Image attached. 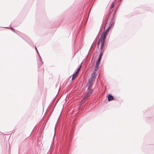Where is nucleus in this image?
Returning a JSON list of instances; mask_svg holds the SVG:
<instances>
[{
    "label": "nucleus",
    "instance_id": "obj_10",
    "mask_svg": "<svg viewBox=\"0 0 154 154\" xmlns=\"http://www.w3.org/2000/svg\"><path fill=\"white\" fill-rule=\"evenodd\" d=\"M102 36L100 35V38L99 39L97 43V47L98 48H99V46L100 44V43L101 42V39L102 38Z\"/></svg>",
    "mask_w": 154,
    "mask_h": 154
},
{
    "label": "nucleus",
    "instance_id": "obj_9",
    "mask_svg": "<svg viewBox=\"0 0 154 154\" xmlns=\"http://www.w3.org/2000/svg\"><path fill=\"white\" fill-rule=\"evenodd\" d=\"M118 8L116 7V9L115 10L114 12L113 13H112L111 14H112V18L111 19V21H113V18L115 16V15L116 12V11L117 10Z\"/></svg>",
    "mask_w": 154,
    "mask_h": 154
},
{
    "label": "nucleus",
    "instance_id": "obj_34",
    "mask_svg": "<svg viewBox=\"0 0 154 154\" xmlns=\"http://www.w3.org/2000/svg\"><path fill=\"white\" fill-rule=\"evenodd\" d=\"M39 69L38 70V71H39Z\"/></svg>",
    "mask_w": 154,
    "mask_h": 154
},
{
    "label": "nucleus",
    "instance_id": "obj_20",
    "mask_svg": "<svg viewBox=\"0 0 154 154\" xmlns=\"http://www.w3.org/2000/svg\"><path fill=\"white\" fill-rule=\"evenodd\" d=\"M10 27L11 28V29L12 31H13L14 32L16 33V32L14 31V29L12 27Z\"/></svg>",
    "mask_w": 154,
    "mask_h": 154
},
{
    "label": "nucleus",
    "instance_id": "obj_5",
    "mask_svg": "<svg viewBox=\"0 0 154 154\" xmlns=\"http://www.w3.org/2000/svg\"><path fill=\"white\" fill-rule=\"evenodd\" d=\"M100 51V53L99 55V56L97 60L100 62L102 57L103 55V53L104 51H103V50Z\"/></svg>",
    "mask_w": 154,
    "mask_h": 154
},
{
    "label": "nucleus",
    "instance_id": "obj_25",
    "mask_svg": "<svg viewBox=\"0 0 154 154\" xmlns=\"http://www.w3.org/2000/svg\"><path fill=\"white\" fill-rule=\"evenodd\" d=\"M55 129H56V128H54V137L55 135V133H56V130H55Z\"/></svg>",
    "mask_w": 154,
    "mask_h": 154
},
{
    "label": "nucleus",
    "instance_id": "obj_14",
    "mask_svg": "<svg viewBox=\"0 0 154 154\" xmlns=\"http://www.w3.org/2000/svg\"><path fill=\"white\" fill-rule=\"evenodd\" d=\"M93 85V84H91L90 85H87L86 87H88V90L89 89H91V87H92Z\"/></svg>",
    "mask_w": 154,
    "mask_h": 154
},
{
    "label": "nucleus",
    "instance_id": "obj_21",
    "mask_svg": "<svg viewBox=\"0 0 154 154\" xmlns=\"http://www.w3.org/2000/svg\"><path fill=\"white\" fill-rule=\"evenodd\" d=\"M42 69L41 70V72L42 73H43L44 72V69H43V66H42L41 67Z\"/></svg>",
    "mask_w": 154,
    "mask_h": 154
},
{
    "label": "nucleus",
    "instance_id": "obj_7",
    "mask_svg": "<svg viewBox=\"0 0 154 154\" xmlns=\"http://www.w3.org/2000/svg\"><path fill=\"white\" fill-rule=\"evenodd\" d=\"M108 101H111L114 99V97L110 94H109L107 96Z\"/></svg>",
    "mask_w": 154,
    "mask_h": 154
},
{
    "label": "nucleus",
    "instance_id": "obj_13",
    "mask_svg": "<svg viewBox=\"0 0 154 154\" xmlns=\"http://www.w3.org/2000/svg\"><path fill=\"white\" fill-rule=\"evenodd\" d=\"M100 62L97 60V61L96 62L95 66L98 67L100 65Z\"/></svg>",
    "mask_w": 154,
    "mask_h": 154
},
{
    "label": "nucleus",
    "instance_id": "obj_24",
    "mask_svg": "<svg viewBox=\"0 0 154 154\" xmlns=\"http://www.w3.org/2000/svg\"><path fill=\"white\" fill-rule=\"evenodd\" d=\"M91 84H91V83H89V82H88V84L87 85H90Z\"/></svg>",
    "mask_w": 154,
    "mask_h": 154
},
{
    "label": "nucleus",
    "instance_id": "obj_12",
    "mask_svg": "<svg viewBox=\"0 0 154 154\" xmlns=\"http://www.w3.org/2000/svg\"><path fill=\"white\" fill-rule=\"evenodd\" d=\"M81 66H82L81 65H80V66H79V68L78 69H76V70H77V71L76 72H75V73H76V74H78L79 73V72L80 71V69L81 68Z\"/></svg>",
    "mask_w": 154,
    "mask_h": 154
},
{
    "label": "nucleus",
    "instance_id": "obj_3",
    "mask_svg": "<svg viewBox=\"0 0 154 154\" xmlns=\"http://www.w3.org/2000/svg\"><path fill=\"white\" fill-rule=\"evenodd\" d=\"M106 38L102 37L101 42L100 51L103 50V51H104L107 47V45H106L105 44Z\"/></svg>",
    "mask_w": 154,
    "mask_h": 154
},
{
    "label": "nucleus",
    "instance_id": "obj_1",
    "mask_svg": "<svg viewBox=\"0 0 154 154\" xmlns=\"http://www.w3.org/2000/svg\"><path fill=\"white\" fill-rule=\"evenodd\" d=\"M116 1H114L111 4V5L110 7V9H111L114 6V5L115 4ZM113 11L111 9L109 11V13L107 15V16L106 17L105 19V22L104 24H103L102 27L103 28L104 30H105V27L106 25V23H107L108 19L109 17H111V14L112 12Z\"/></svg>",
    "mask_w": 154,
    "mask_h": 154
},
{
    "label": "nucleus",
    "instance_id": "obj_17",
    "mask_svg": "<svg viewBox=\"0 0 154 154\" xmlns=\"http://www.w3.org/2000/svg\"><path fill=\"white\" fill-rule=\"evenodd\" d=\"M29 44L32 47H34V45L33 43H32L31 42L29 43Z\"/></svg>",
    "mask_w": 154,
    "mask_h": 154
},
{
    "label": "nucleus",
    "instance_id": "obj_30",
    "mask_svg": "<svg viewBox=\"0 0 154 154\" xmlns=\"http://www.w3.org/2000/svg\"><path fill=\"white\" fill-rule=\"evenodd\" d=\"M16 33L17 35H18L20 36V35H19V34L18 33H17V32H16Z\"/></svg>",
    "mask_w": 154,
    "mask_h": 154
},
{
    "label": "nucleus",
    "instance_id": "obj_26",
    "mask_svg": "<svg viewBox=\"0 0 154 154\" xmlns=\"http://www.w3.org/2000/svg\"><path fill=\"white\" fill-rule=\"evenodd\" d=\"M20 36L21 37V38H23L24 40H25V41H26V40L24 38H23L20 35Z\"/></svg>",
    "mask_w": 154,
    "mask_h": 154
},
{
    "label": "nucleus",
    "instance_id": "obj_19",
    "mask_svg": "<svg viewBox=\"0 0 154 154\" xmlns=\"http://www.w3.org/2000/svg\"><path fill=\"white\" fill-rule=\"evenodd\" d=\"M35 50H36V52H37V53L38 54H39V52H38V49H37V48L36 47H35Z\"/></svg>",
    "mask_w": 154,
    "mask_h": 154
},
{
    "label": "nucleus",
    "instance_id": "obj_2",
    "mask_svg": "<svg viewBox=\"0 0 154 154\" xmlns=\"http://www.w3.org/2000/svg\"><path fill=\"white\" fill-rule=\"evenodd\" d=\"M114 21H111V20L109 24V27L106 29L105 31H104L102 32L101 35L103 37L106 38L108 34V33L109 32L110 28L114 26Z\"/></svg>",
    "mask_w": 154,
    "mask_h": 154
},
{
    "label": "nucleus",
    "instance_id": "obj_29",
    "mask_svg": "<svg viewBox=\"0 0 154 154\" xmlns=\"http://www.w3.org/2000/svg\"><path fill=\"white\" fill-rule=\"evenodd\" d=\"M4 28H9L8 27H4Z\"/></svg>",
    "mask_w": 154,
    "mask_h": 154
},
{
    "label": "nucleus",
    "instance_id": "obj_6",
    "mask_svg": "<svg viewBox=\"0 0 154 154\" xmlns=\"http://www.w3.org/2000/svg\"><path fill=\"white\" fill-rule=\"evenodd\" d=\"M38 57L39 60L40 61V63L39 64V65H38V68H39V65H40V66L41 67L42 66L43 63V62L42 61V59L41 58V56H40V54H38Z\"/></svg>",
    "mask_w": 154,
    "mask_h": 154
},
{
    "label": "nucleus",
    "instance_id": "obj_28",
    "mask_svg": "<svg viewBox=\"0 0 154 154\" xmlns=\"http://www.w3.org/2000/svg\"><path fill=\"white\" fill-rule=\"evenodd\" d=\"M122 0H119V2H120ZM119 3H120V2H119Z\"/></svg>",
    "mask_w": 154,
    "mask_h": 154
},
{
    "label": "nucleus",
    "instance_id": "obj_8",
    "mask_svg": "<svg viewBox=\"0 0 154 154\" xmlns=\"http://www.w3.org/2000/svg\"><path fill=\"white\" fill-rule=\"evenodd\" d=\"M93 90V89H89L88 90L87 89V94L90 96V95L92 93Z\"/></svg>",
    "mask_w": 154,
    "mask_h": 154
},
{
    "label": "nucleus",
    "instance_id": "obj_16",
    "mask_svg": "<svg viewBox=\"0 0 154 154\" xmlns=\"http://www.w3.org/2000/svg\"><path fill=\"white\" fill-rule=\"evenodd\" d=\"M94 80L92 79H91L90 78H89V79L88 80V82H89V83H91H91L92 82L94 81Z\"/></svg>",
    "mask_w": 154,
    "mask_h": 154
},
{
    "label": "nucleus",
    "instance_id": "obj_15",
    "mask_svg": "<svg viewBox=\"0 0 154 154\" xmlns=\"http://www.w3.org/2000/svg\"><path fill=\"white\" fill-rule=\"evenodd\" d=\"M90 96L89 95H88V94H86V95L84 96V99H87L88 97Z\"/></svg>",
    "mask_w": 154,
    "mask_h": 154
},
{
    "label": "nucleus",
    "instance_id": "obj_27",
    "mask_svg": "<svg viewBox=\"0 0 154 154\" xmlns=\"http://www.w3.org/2000/svg\"><path fill=\"white\" fill-rule=\"evenodd\" d=\"M58 101H59V100H58V99H57V101H56V103H55V105H56V104L57 103V102Z\"/></svg>",
    "mask_w": 154,
    "mask_h": 154
},
{
    "label": "nucleus",
    "instance_id": "obj_18",
    "mask_svg": "<svg viewBox=\"0 0 154 154\" xmlns=\"http://www.w3.org/2000/svg\"><path fill=\"white\" fill-rule=\"evenodd\" d=\"M98 67L95 66V68H94V71H95H95L98 69Z\"/></svg>",
    "mask_w": 154,
    "mask_h": 154
},
{
    "label": "nucleus",
    "instance_id": "obj_22",
    "mask_svg": "<svg viewBox=\"0 0 154 154\" xmlns=\"http://www.w3.org/2000/svg\"><path fill=\"white\" fill-rule=\"evenodd\" d=\"M56 97V96L55 97H54V100H53L52 101V104H53L54 101H55V98Z\"/></svg>",
    "mask_w": 154,
    "mask_h": 154
},
{
    "label": "nucleus",
    "instance_id": "obj_31",
    "mask_svg": "<svg viewBox=\"0 0 154 154\" xmlns=\"http://www.w3.org/2000/svg\"><path fill=\"white\" fill-rule=\"evenodd\" d=\"M93 43H92V45H91V47H92V46L93 45Z\"/></svg>",
    "mask_w": 154,
    "mask_h": 154
},
{
    "label": "nucleus",
    "instance_id": "obj_4",
    "mask_svg": "<svg viewBox=\"0 0 154 154\" xmlns=\"http://www.w3.org/2000/svg\"><path fill=\"white\" fill-rule=\"evenodd\" d=\"M97 76V74H96V72L94 71L91 74L90 78L94 80Z\"/></svg>",
    "mask_w": 154,
    "mask_h": 154
},
{
    "label": "nucleus",
    "instance_id": "obj_23",
    "mask_svg": "<svg viewBox=\"0 0 154 154\" xmlns=\"http://www.w3.org/2000/svg\"><path fill=\"white\" fill-rule=\"evenodd\" d=\"M120 4V3H119V4H118L117 5V8H118L119 7V6Z\"/></svg>",
    "mask_w": 154,
    "mask_h": 154
},
{
    "label": "nucleus",
    "instance_id": "obj_32",
    "mask_svg": "<svg viewBox=\"0 0 154 154\" xmlns=\"http://www.w3.org/2000/svg\"><path fill=\"white\" fill-rule=\"evenodd\" d=\"M91 47L90 48V50H89V51H90V49H91Z\"/></svg>",
    "mask_w": 154,
    "mask_h": 154
},
{
    "label": "nucleus",
    "instance_id": "obj_11",
    "mask_svg": "<svg viewBox=\"0 0 154 154\" xmlns=\"http://www.w3.org/2000/svg\"><path fill=\"white\" fill-rule=\"evenodd\" d=\"M72 75V81H73L75 79V78L77 76L78 74H76V73L74 72V73Z\"/></svg>",
    "mask_w": 154,
    "mask_h": 154
},
{
    "label": "nucleus",
    "instance_id": "obj_33",
    "mask_svg": "<svg viewBox=\"0 0 154 154\" xmlns=\"http://www.w3.org/2000/svg\"><path fill=\"white\" fill-rule=\"evenodd\" d=\"M48 118H47V120H48Z\"/></svg>",
    "mask_w": 154,
    "mask_h": 154
}]
</instances>
